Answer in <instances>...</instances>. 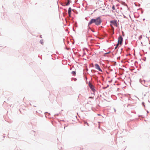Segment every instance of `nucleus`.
I'll use <instances>...</instances> for the list:
<instances>
[{
  "mask_svg": "<svg viewBox=\"0 0 150 150\" xmlns=\"http://www.w3.org/2000/svg\"><path fill=\"white\" fill-rule=\"evenodd\" d=\"M139 81V82L144 86L148 87L149 86H150V84H148V82L145 81L144 80L142 79H140Z\"/></svg>",
  "mask_w": 150,
  "mask_h": 150,
  "instance_id": "obj_1",
  "label": "nucleus"
},
{
  "mask_svg": "<svg viewBox=\"0 0 150 150\" xmlns=\"http://www.w3.org/2000/svg\"><path fill=\"white\" fill-rule=\"evenodd\" d=\"M94 20H95L94 23L97 25H99L102 22L101 19L99 17L97 18L96 19H94Z\"/></svg>",
  "mask_w": 150,
  "mask_h": 150,
  "instance_id": "obj_2",
  "label": "nucleus"
},
{
  "mask_svg": "<svg viewBox=\"0 0 150 150\" xmlns=\"http://www.w3.org/2000/svg\"><path fill=\"white\" fill-rule=\"evenodd\" d=\"M88 86L92 92H95L96 91L95 86L90 81L88 83Z\"/></svg>",
  "mask_w": 150,
  "mask_h": 150,
  "instance_id": "obj_3",
  "label": "nucleus"
},
{
  "mask_svg": "<svg viewBox=\"0 0 150 150\" xmlns=\"http://www.w3.org/2000/svg\"><path fill=\"white\" fill-rule=\"evenodd\" d=\"M123 42V38L121 35L119 36L118 38V42L120 43V45H121Z\"/></svg>",
  "mask_w": 150,
  "mask_h": 150,
  "instance_id": "obj_4",
  "label": "nucleus"
},
{
  "mask_svg": "<svg viewBox=\"0 0 150 150\" xmlns=\"http://www.w3.org/2000/svg\"><path fill=\"white\" fill-rule=\"evenodd\" d=\"M117 20H115L111 21H110V23L111 24H112V25H114L115 26L117 27Z\"/></svg>",
  "mask_w": 150,
  "mask_h": 150,
  "instance_id": "obj_5",
  "label": "nucleus"
},
{
  "mask_svg": "<svg viewBox=\"0 0 150 150\" xmlns=\"http://www.w3.org/2000/svg\"><path fill=\"white\" fill-rule=\"evenodd\" d=\"M95 68L96 69H97L98 70H99V71H100L101 72H103L102 70L101 69L100 66H99V65L98 64H95Z\"/></svg>",
  "mask_w": 150,
  "mask_h": 150,
  "instance_id": "obj_6",
  "label": "nucleus"
},
{
  "mask_svg": "<svg viewBox=\"0 0 150 150\" xmlns=\"http://www.w3.org/2000/svg\"><path fill=\"white\" fill-rule=\"evenodd\" d=\"M67 3L65 4V3L63 4H62V5L63 6H68L70 3L71 2V0H67Z\"/></svg>",
  "mask_w": 150,
  "mask_h": 150,
  "instance_id": "obj_7",
  "label": "nucleus"
},
{
  "mask_svg": "<svg viewBox=\"0 0 150 150\" xmlns=\"http://www.w3.org/2000/svg\"><path fill=\"white\" fill-rule=\"evenodd\" d=\"M95 21V20H94V18L92 19L88 23V26H89V25L91 24H92L94 23Z\"/></svg>",
  "mask_w": 150,
  "mask_h": 150,
  "instance_id": "obj_8",
  "label": "nucleus"
},
{
  "mask_svg": "<svg viewBox=\"0 0 150 150\" xmlns=\"http://www.w3.org/2000/svg\"><path fill=\"white\" fill-rule=\"evenodd\" d=\"M71 7L69 8L68 10V13L69 15H70V13H71Z\"/></svg>",
  "mask_w": 150,
  "mask_h": 150,
  "instance_id": "obj_9",
  "label": "nucleus"
},
{
  "mask_svg": "<svg viewBox=\"0 0 150 150\" xmlns=\"http://www.w3.org/2000/svg\"><path fill=\"white\" fill-rule=\"evenodd\" d=\"M71 74L74 76H75L76 74V72L75 71H73L71 72Z\"/></svg>",
  "mask_w": 150,
  "mask_h": 150,
  "instance_id": "obj_10",
  "label": "nucleus"
},
{
  "mask_svg": "<svg viewBox=\"0 0 150 150\" xmlns=\"http://www.w3.org/2000/svg\"><path fill=\"white\" fill-rule=\"evenodd\" d=\"M40 43L42 44V45H43V40H40Z\"/></svg>",
  "mask_w": 150,
  "mask_h": 150,
  "instance_id": "obj_11",
  "label": "nucleus"
},
{
  "mask_svg": "<svg viewBox=\"0 0 150 150\" xmlns=\"http://www.w3.org/2000/svg\"><path fill=\"white\" fill-rule=\"evenodd\" d=\"M119 44H120V43L117 42V43L116 45V47L115 48V49H116L118 47Z\"/></svg>",
  "mask_w": 150,
  "mask_h": 150,
  "instance_id": "obj_12",
  "label": "nucleus"
},
{
  "mask_svg": "<svg viewBox=\"0 0 150 150\" xmlns=\"http://www.w3.org/2000/svg\"><path fill=\"white\" fill-rule=\"evenodd\" d=\"M109 86L108 85H107V86L105 87H103V89H105L106 88H108Z\"/></svg>",
  "mask_w": 150,
  "mask_h": 150,
  "instance_id": "obj_13",
  "label": "nucleus"
},
{
  "mask_svg": "<svg viewBox=\"0 0 150 150\" xmlns=\"http://www.w3.org/2000/svg\"><path fill=\"white\" fill-rule=\"evenodd\" d=\"M84 123L85 124H86L88 126H89V124H88V123L87 122H86V121H84Z\"/></svg>",
  "mask_w": 150,
  "mask_h": 150,
  "instance_id": "obj_14",
  "label": "nucleus"
},
{
  "mask_svg": "<svg viewBox=\"0 0 150 150\" xmlns=\"http://www.w3.org/2000/svg\"><path fill=\"white\" fill-rule=\"evenodd\" d=\"M142 38V35H141L139 36V40H140Z\"/></svg>",
  "mask_w": 150,
  "mask_h": 150,
  "instance_id": "obj_15",
  "label": "nucleus"
},
{
  "mask_svg": "<svg viewBox=\"0 0 150 150\" xmlns=\"http://www.w3.org/2000/svg\"><path fill=\"white\" fill-rule=\"evenodd\" d=\"M112 9L113 10H115V6L114 5H113L112 6Z\"/></svg>",
  "mask_w": 150,
  "mask_h": 150,
  "instance_id": "obj_16",
  "label": "nucleus"
},
{
  "mask_svg": "<svg viewBox=\"0 0 150 150\" xmlns=\"http://www.w3.org/2000/svg\"><path fill=\"white\" fill-rule=\"evenodd\" d=\"M65 49H66L67 50H69L70 49V47H68V48L65 47Z\"/></svg>",
  "mask_w": 150,
  "mask_h": 150,
  "instance_id": "obj_17",
  "label": "nucleus"
},
{
  "mask_svg": "<svg viewBox=\"0 0 150 150\" xmlns=\"http://www.w3.org/2000/svg\"><path fill=\"white\" fill-rule=\"evenodd\" d=\"M110 51H109V52H107V53H106L105 54H109V53H110Z\"/></svg>",
  "mask_w": 150,
  "mask_h": 150,
  "instance_id": "obj_18",
  "label": "nucleus"
},
{
  "mask_svg": "<svg viewBox=\"0 0 150 150\" xmlns=\"http://www.w3.org/2000/svg\"><path fill=\"white\" fill-rule=\"evenodd\" d=\"M122 35L123 36H125V34H124V32L123 31H122Z\"/></svg>",
  "mask_w": 150,
  "mask_h": 150,
  "instance_id": "obj_19",
  "label": "nucleus"
},
{
  "mask_svg": "<svg viewBox=\"0 0 150 150\" xmlns=\"http://www.w3.org/2000/svg\"><path fill=\"white\" fill-rule=\"evenodd\" d=\"M91 31H92L93 32H94L95 31L93 29H91Z\"/></svg>",
  "mask_w": 150,
  "mask_h": 150,
  "instance_id": "obj_20",
  "label": "nucleus"
},
{
  "mask_svg": "<svg viewBox=\"0 0 150 150\" xmlns=\"http://www.w3.org/2000/svg\"><path fill=\"white\" fill-rule=\"evenodd\" d=\"M113 109L114 110V111L115 112L116 111V110L115 108H113Z\"/></svg>",
  "mask_w": 150,
  "mask_h": 150,
  "instance_id": "obj_21",
  "label": "nucleus"
},
{
  "mask_svg": "<svg viewBox=\"0 0 150 150\" xmlns=\"http://www.w3.org/2000/svg\"><path fill=\"white\" fill-rule=\"evenodd\" d=\"M88 27V28L90 29L91 30V28L90 27H89V26Z\"/></svg>",
  "mask_w": 150,
  "mask_h": 150,
  "instance_id": "obj_22",
  "label": "nucleus"
},
{
  "mask_svg": "<svg viewBox=\"0 0 150 150\" xmlns=\"http://www.w3.org/2000/svg\"><path fill=\"white\" fill-rule=\"evenodd\" d=\"M120 59V57H119L117 58V59Z\"/></svg>",
  "mask_w": 150,
  "mask_h": 150,
  "instance_id": "obj_23",
  "label": "nucleus"
},
{
  "mask_svg": "<svg viewBox=\"0 0 150 150\" xmlns=\"http://www.w3.org/2000/svg\"><path fill=\"white\" fill-rule=\"evenodd\" d=\"M71 13H70V15H69V17H71Z\"/></svg>",
  "mask_w": 150,
  "mask_h": 150,
  "instance_id": "obj_24",
  "label": "nucleus"
},
{
  "mask_svg": "<svg viewBox=\"0 0 150 150\" xmlns=\"http://www.w3.org/2000/svg\"><path fill=\"white\" fill-rule=\"evenodd\" d=\"M146 58L144 59H143V60H144V61H146Z\"/></svg>",
  "mask_w": 150,
  "mask_h": 150,
  "instance_id": "obj_25",
  "label": "nucleus"
},
{
  "mask_svg": "<svg viewBox=\"0 0 150 150\" xmlns=\"http://www.w3.org/2000/svg\"><path fill=\"white\" fill-rule=\"evenodd\" d=\"M92 98V97L90 96V97H89V98Z\"/></svg>",
  "mask_w": 150,
  "mask_h": 150,
  "instance_id": "obj_26",
  "label": "nucleus"
},
{
  "mask_svg": "<svg viewBox=\"0 0 150 150\" xmlns=\"http://www.w3.org/2000/svg\"><path fill=\"white\" fill-rule=\"evenodd\" d=\"M149 40V44H150V40Z\"/></svg>",
  "mask_w": 150,
  "mask_h": 150,
  "instance_id": "obj_27",
  "label": "nucleus"
},
{
  "mask_svg": "<svg viewBox=\"0 0 150 150\" xmlns=\"http://www.w3.org/2000/svg\"><path fill=\"white\" fill-rule=\"evenodd\" d=\"M145 20V18H144V19H143V21H144Z\"/></svg>",
  "mask_w": 150,
  "mask_h": 150,
  "instance_id": "obj_28",
  "label": "nucleus"
},
{
  "mask_svg": "<svg viewBox=\"0 0 150 150\" xmlns=\"http://www.w3.org/2000/svg\"><path fill=\"white\" fill-rule=\"evenodd\" d=\"M73 30L74 31V28H73Z\"/></svg>",
  "mask_w": 150,
  "mask_h": 150,
  "instance_id": "obj_29",
  "label": "nucleus"
},
{
  "mask_svg": "<svg viewBox=\"0 0 150 150\" xmlns=\"http://www.w3.org/2000/svg\"><path fill=\"white\" fill-rule=\"evenodd\" d=\"M87 18V17L85 18V19H86V18Z\"/></svg>",
  "mask_w": 150,
  "mask_h": 150,
  "instance_id": "obj_30",
  "label": "nucleus"
},
{
  "mask_svg": "<svg viewBox=\"0 0 150 150\" xmlns=\"http://www.w3.org/2000/svg\"><path fill=\"white\" fill-rule=\"evenodd\" d=\"M98 115H100V114H98Z\"/></svg>",
  "mask_w": 150,
  "mask_h": 150,
  "instance_id": "obj_31",
  "label": "nucleus"
},
{
  "mask_svg": "<svg viewBox=\"0 0 150 150\" xmlns=\"http://www.w3.org/2000/svg\"><path fill=\"white\" fill-rule=\"evenodd\" d=\"M63 40H64V39Z\"/></svg>",
  "mask_w": 150,
  "mask_h": 150,
  "instance_id": "obj_32",
  "label": "nucleus"
},
{
  "mask_svg": "<svg viewBox=\"0 0 150 150\" xmlns=\"http://www.w3.org/2000/svg\"><path fill=\"white\" fill-rule=\"evenodd\" d=\"M149 50H150V47H149Z\"/></svg>",
  "mask_w": 150,
  "mask_h": 150,
  "instance_id": "obj_33",
  "label": "nucleus"
},
{
  "mask_svg": "<svg viewBox=\"0 0 150 150\" xmlns=\"http://www.w3.org/2000/svg\"><path fill=\"white\" fill-rule=\"evenodd\" d=\"M149 32H150V31H149Z\"/></svg>",
  "mask_w": 150,
  "mask_h": 150,
  "instance_id": "obj_34",
  "label": "nucleus"
}]
</instances>
